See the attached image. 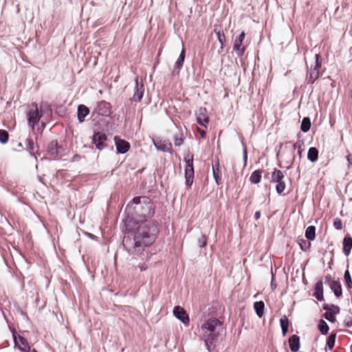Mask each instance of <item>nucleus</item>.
<instances>
[{
  "instance_id": "nucleus-24",
  "label": "nucleus",
  "mask_w": 352,
  "mask_h": 352,
  "mask_svg": "<svg viewBox=\"0 0 352 352\" xmlns=\"http://www.w3.org/2000/svg\"><path fill=\"white\" fill-rule=\"evenodd\" d=\"M307 158L311 162H315L318 158V151L315 147H311L307 153Z\"/></svg>"
},
{
  "instance_id": "nucleus-51",
  "label": "nucleus",
  "mask_w": 352,
  "mask_h": 352,
  "mask_svg": "<svg viewBox=\"0 0 352 352\" xmlns=\"http://www.w3.org/2000/svg\"><path fill=\"white\" fill-rule=\"evenodd\" d=\"M348 161L349 162V163L352 164L351 160L349 156L348 157Z\"/></svg>"
},
{
  "instance_id": "nucleus-2",
  "label": "nucleus",
  "mask_w": 352,
  "mask_h": 352,
  "mask_svg": "<svg viewBox=\"0 0 352 352\" xmlns=\"http://www.w3.org/2000/svg\"><path fill=\"white\" fill-rule=\"evenodd\" d=\"M222 329V324L217 318L209 319L201 325V334L208 347L219 336L220 330Z\"/></svg>"
},
{
  "instance_id": "nucleus-1",
  "label": "nucleus",
  "mask_w": 352,
  "mask_h": 352,
  "mask_svg": "<svg viewBox=\"0 0 352 352\" xmlns=\"http://www.w3.org/2000/svg\"><path fill=\"white\" fill-rule=\"evenodd\" d=\"M142 212L140 214V221L142 223L138 228L133 239L129 236H124L123 239V245L128 251L134 250L138 252L143 250L144 247L151 245L155 239L157 233V224L155 221H148V219L153 217L155 213L153 205L150 201L141 206Z\"/></svg>"
},
{
  "instance_id": "nucleus-30",
  "label": "nucleus",
  "mask_w": 352,
  "mask_h": 352,
  "mask_svg": "<svg viewBox=\"0 0 352 352\" xmlns=\"http://www.w3.org/2000/svg\"><path fill=\"white\" fill-rule=\"evenodd\" d=\"M318 329L322 334L326 335L329 331V326L324 320H320L318 324Z\"/></svg>"
},
{
  "instance_id": "nucleus-7",
  "label": "nucleus",
  "mask_w": 352,
  "mask_h": 352,
  "mask_svg": "<svg viewBox=\"0 0 352 352\" xmlns=\"http://www.w3.org/2000/svg\"><path fill=\"white\" fill-rule=\"evenodd\" d=\"M316 62L314 66L311 67L310 72L307 76V83L313 84L319 77L320 69L321 68V62L319 60L320 56L318 54L315 55Z\"/></svg>"
},
{
  "instance_id": "nucleus-5",
  "label": "nucleus",
  "mask_w": 352,
  "mask_h": 352,
  "mask_svg": "<svg viewBox=\"0 0 352 352\" xmlns=\"http://www.w3.org/2000/svg\"><path fill=\"white\" fill-rule=\"evenodd\" d=\"M41 114L40 113L38 106L35 103H32L29 107V111L28 113V119L29 124L34 129V126L38 124Z\"/></svg>"
},
{
  "instance_id": "nucleus-34",
  "label": "nucleus",
  "mask_w": 352,
  "mask_h": 352,
  "mask_svg": "<svg viewBox=\"0 0 352 352\" xmlns=\"http://www.w3.org/2000/svg\"><path fill=\"white\" fill-rule=\"evenodd\" d=\"M8 140V133L5 130H0V142L5 144Z\"/></svg>"
},
{
  "instance_id": "nucleus-35",
  "label": "nucleus",
  "mask_w": 352,
  "mask_h": 352,
  "mask_svg": "<svg viewBox=\"0 0 352 352\" xmlns=\"http://www.w3.org/2000/svg\"><path fill=\"white\" fill-rule=\"evenodd\" d=\"M334 315L335 314H333L332 311H327L324 314V318L329 322H334L336 321V317Z\"/></svg>"
},
{
  "instance_id": "nucleus-22",
  "label": "nucleus",
  "mask_w": 352,
  "mask_h": 352,
  "mask_svg": "<svg viewBox=\"0 0 352 352\" xmlns=\"http://www.w3.org/2000/svg\"><path fill=\"white\" fill-rule=\"evenodd\" d=\"M185 56H186L185 50L182 49L179 56L178 57L177 61L175 62L174 70L177 69L179 72L182 69V67H183L184 62Z\"/></svg>"
},
{
  "instance_id": "nucleus-40",
  "label": "nucleus",
  "mask_w": 352,
  "mask_h": 352,
  "mask_svg": "<svg viewBox=\"0 0 352 352\" xmlns=\"http://www.w3.org/2000/svg\"><path fill=\"white\" fill-rule=\"evenodd\" d=\"M302 144V143L298 142H296L293 144V148L295 149L296 148H298V154L299 155V157H301V155H302V148H301V145Z\"/></svg>"
},
{
  "instance_id": "nucleus-17",
  "label": "nucleus",
  "mask_w": 352,
  "mask_h": 352,
  "mask_svg": "<svg viewBox=\"0 0 352 352\" xmlns=\"http://www.w3.org/2000/svg\"><path fill=\"white\" fill-rule=\"evenodd\" d=\"M314 296L320 301L324 299L323 296V284L321 280L318 281L315 285Z\"/></svg>"
},
{
  "instance_id": "nucleus-44",
  "label": "nucleus",
  "mask_w": 352,
  "mask_h": 352,
  "mask_svg": "<svg viewBox=\"0 0 352 352\" xmlns=\"http://www.w3.org/2000/svg\"><path fill=\"white\" fill-rule=\"evenodd\" d=\"M325 280H326V283L330 285V283L331 282H335L336 280H332L331 277L330 275H328L325 277Z\"/></svg>"
},
{
  "instance_id": "nucleus-36",
  "label": "nucleus",
  "mask_w": 352,
  "mask_h": 352,
  "mask_svg": "<svg viewBox=\"0 0 352 352\" xmlns=\"http://www.w3.org/2000/svg\"><path fill=\"white\" fill-rule=\"evenodd\" d=\"M184 143V140L182 136L175 135L174 144L175 146H179Z\"/></svg>"
},
{
  "instance_id": "nucleus-31",
  "label": "nucleus",
  "mask_w": 352,
  "mask_h": 352,
  "mask_svg": "<svg viewBox=\"0 0 352 352\" xmlns=\"http://www.w3.org/2000/svg\"><path fill=\"white\" fill-rule=\"evenodd\" d=\"M344 278L345 280V283L348 287L349 289L352 288V279L349 273V271L347 270L344 272Z\"/></svg>"
},
{
  "instance_id": "nucleus-19",
  "label": "nucleus",
  "mask_w": 352,
  "mask_h": 352,
  "mask_svg": "<svg viewBox=\"0 0 352 352\" xmlns=\"http://www.w3.org/2000/svg\"><path fill=\"white\" fill-rule=\"evenodd\" d=\"M330 288L333 292L335 296L336 297H340L342 294V286L339 280H336L335 282H331Z\"/></svg>"
},
{
  "instance_id": "nucleus-41",
  "label": "nucleus",
  "mask_w": 352,
  "mask_h": 352,
  "mask_svg": "<svg viewBox=\"0 0 352 352\" xmlns=\"http://www.w3.org/2000/svg\"><path fill=\"white\" fill-rule=\"evenodd\" d=\"M329 311H332L333 314H338L340 311V308L338 306L331 305V309Z\"/></svg>"
},
{
  "instance_id": "nucleus-11",
  "label": "nucleus",
  "mask_w": 352,
  "mask_h": 352,
  "mask_svg": "<svg viewBox=\"0 0 352 352\" xmlns=\"http://www.w3.org/2000/svg\"><path fill=\"white\" fill-rule=\"evenodd\" d=\"M114 140L117 151L119 153L124 154L129 150L130 144L127 141L117 137H116Z\"/></svg>"
},
{
  "instance_id": "nucleus-26",
  "label": "nucleus",
  "mask_w": 352,
  "mask_h": 352,
  "mask_svg": "<svg viewBox=\"0 0 352 352\" xmlns=\"http://www.w3.org/2000/svg\"><path fill=\"white\" fill-rule=\"evenodd\" d=\"M264 302L263 301H257L254 304V308L258 317H262L264 311Z\"/></svg>"
},
{
  "instance_id": "nucleus-3",
  "label": "nucleus",
  "mask_w": 352,
  "mask_h": 352,
  "mask_svg": "<svg viewBox=\"0 0 352 352\" xmlns=\"http://www.w3.org/2000/svg\"><path fill=\"white\" fill-rule=\"evenodd\" d=\"M186 166H185V179L186 184L187 186H190L193 183L194 179V168H193V156L188 155L185 158Z\"/></svg>"
},
{
  "instance_id": "nucleus-38",
  "label": "nucleus",
  "mask_w": 352,
  "mask_h": 352,
  "mask_svg": "<svg viewBox=\"0 0 352 352\" xmlns=\"http://www.w3.org/2000/svg\"><path fill=\"white\" fill-rule=\"evenodd\" d=\"M207 244V239L205 235H202L199 239H198V245L200 248H203L206 246Z\"/></svg>"
},
{
  "instance_id": "nucleus-47",
  "label": "nucleus",
  "mask_w": 352,
  "mask_h": 352,
  "mask_svg": "<svg viewBox=\"0 0 352 352\" xmlns=\"http://www.w3.org/2000/svg\"><path fill=\"white\" fill-rule=\"evenodd\" d=\"M323 309H325V310H327V311H330L331 305H323Z\"/></svg>"
},
{
  "instance_id": "nucleus-13",
  "label": "nucleus",
  "mask_w": 352,
  "mask_h": 352,
  "mask_svg": "<svg viewBox=\"0 0 352 352\" xmlns=\"http://www.w3.org/2000/svg\"><path fill=\"white\" fill-rule=\"evenodd\" d=\"M107 140V136L104 133L98 132L94 135L93 141L96 146L99 150H102L104 146V142Z\"/></svg>"
},
{
  "instance_id": "nucleus-9",
  "label": "nucleus",
  "mask_w": 352,
  "mask_h": 352,
  "mask_svg": "<svg viewBox=\"0 0 352 352\" xmlns=\"http://www.w3.org/2000/svg\"><path fill=\"white\" fill-rule=\"evenodd\" d=\"M173 314L185 325H188L190 321L189 318L184 308L180 306H175L173 309Z\"/></svg>"
},
{
  "instance_id": "nucleus-49",
  "label": "nucleus",
  "mask_w": 352,
  "mask_h": 352,
  "mask_svg": "<svg viewBox=\"0 0 352 352\" xmlns=\"http://www.w3.org/2000/svg\"><path fill=\"white\" fill-rule=\"evenodd\" d=\"M346 327H351V326H352V320H351L350 322H347L346 323Z\"/></svg>"
},
{
  "instance_id": "nucleus-48",
  "label": "nucleus",
  "mask_w": 352,
  "mask_h": 352,
  "mask_svg": "<svg viewBox=\"0 0 352 352\" xmlns=\"http://www.w3.org/2000/svg\"><path fill=\"white\" fill-rule=\"evenodd\" d=\"M199 133L201 135L202 138H205L206 137V132L204 131H199Z\"/></svg>"
},
{
  "instance_id": "nucleus-52",
  "label": "nucleus",
  "mask_w": 352,
  "mask_h": 352,
  "mask_svg": "<svg viewBox=\"0 0 352 352\" xmlns=\"http://www.w3.org/2000/svg\"><path fill=\"white\" fill-rule=\"evenodd\" d=\"M32 352H37L36 349H33Z\"/></svg>"
},
{
  "instance_id": "nucleus-37",
  "label": "nucleus",
  "mask_w": 352,
  "mask_h": 352,
  "mask_svg": "<svg viewBox=\"0 0 352 352\" xmlns=\"http://www.w3.org/2000/svg\"><path fill=\"white\" fill-rule=\"evenodd\" d=\"M299 245L300 246V249L302 250V251H306L307 248H309V246L311 245V243L310 242H307L305 240H302L300 243H299Z\"/></svg>"
},
{
  "instance_id": "nucleus-45",
  "label": "nucleus",
  "mask_w": 352,
  "mask_h": 352,
  "mask_svg": "<svg viewBox=\"0 0 352 352\" xmlns=\"http://www.w3.org/2000/svg\"><path fill=\"white\" fill-rule=\"evenodd\" d=\"M138 267L140 268V271H142V272L145 271L147 269V265L145 263L140 264V265H138Z\"/></svg>"
},
{
  "instance_id": "nucleus-18",
  "label": "nucleus",
  "mask_w": 352,
  "mask_h": 352,
  "mask_svg": "<svg viewBox=\"0 0 352 352\" xmlns=\"http://www.w3.org/2000/svg\"><path fill=\"white\" fill-rule=\"evenodd\" d=\"M89 109L84 104H80L78 107V119L82 122L85 120V118L89 114Z\"/></svg>"
},
{
  "instance_id": "nucleus-33",
  "label": "nucleus",
  "mask_w": 352,
  "mask_h": 352,
  "mask_svg": "<svg viewBox=\"0 0 352 352\" xmlns=\"http://www.w3.org/2000/svg\"><path fill=\"white\" fill-rule=\"evenodd\" d=\"M218 41L221 45V48L223 49V43L226 41V37L223 32H221L220 31L217 32L215 30Z\"/></svg>"
},
{
  "instance_id": "nucleus-8",
  "label": "nucleus",
  "mask_w": 352,
  "mask_h": 352,
  "mask_svg": "<svg viewBox=\"0 0 352 352\" xmlns=\"http://www.w3.org/2000/svg\"><path fill=\"white\" fill-rule=\"evenodd\" d=\"M245 37V34L244 32H242L234 41L233 51L239 57L244 54L246 50L245 46L243 45Z\"/></svg>"
},
{
  "instance_id": "nucleus-27",
  "label": "nucleus",
  "mask_w": 352,
  "mask_h": 352,
  "mask_svg": "<svg viewBox=\"0 0 352 352\" xmlns=\"http://www.w3.org/2000/svg\"><path fill=\"white\" fill-rule=\"evenodd\" d=\"M280 327H281L283 334V336H285L288 331V327H289V320L286 316H283L280 318Z\"/></svg>"
},
{
  "instance_id": "nucleus-15",
  "label": "nucleus",
  "mask_w": 352,
  "mask_h": 352,
  "mask_svg": "<svg viewBox=\"0 0 352 352\" xmlns=\"http://www.w3.org/2000/svg\"><path fill=\"white\" fill-rule=\"evenodd\" d=\"M197 122L200 125L206 127L209 122L208 116L206 114L205 108H200L198 113L197 114Z\"/></svg>"
},
{
  "instance_id": "nucleus-28",
  "label": "nucleus",
  "mask_w": 352,
  "mask_h": 352,
  "mask_svg": "<svg viewBox=\"0 0 352 352\" xmlns=\"http://www.w3.org/2000/svg\"><path fill=\"white\" fill-rule=\"evenodd\" d=\"M305 236L307 239L313 241L316 237V228L313 226H309L305 231Z\"/></svg>"
},
{
  "instance_id": "nucleus-43",
  "label": "nucleus",
  "mask_w": 352,
  "mask_h": 352,
  "mask_svg": "<svg viewBox=\"0 0 352 352\" xmlns=\"http://www.w3.org/2000/svg\"><path fill=\"white\" fill-rule=\"evenodd\" d=\"M140 199H141V198L140 197H134L132 199V202L134 204H140Z\"/></svg>"
},
{
  "instance_id": "nucleus-50",
  "label": "nucleus",
  "mask_w": 352,
  "mask_h": 352,
  "mask_svg": "<svg viewBox=\"0 0 352 352\" xmlns=\"http://www.w3.org/2000/svg\"><path fill=\"white\" fill-rule=\"evenodd\" d=\"M274 285V276L272 275V287H273Z\"/></svg>"
},
{
  "instance_id": "nucleus-32",
  "label": "nucleus",
  "mask_w": 352,
  "mask_h": 352,
  "mask_svg": "<svg viewBox=\"0 0 352 352\" xmlns=\"http://www.w3.org/2000/svg\"><path fill=\"white\" fill-rule=\"evenodd\" d=\"M336 334H331L327 340V345L328 346L329 349L331 350L335 344L336 342Z\"/></svg>"
},
{
  "instance_id": "nucleus-4",
  "label": "nucleus",
  "mask_w": 352,
  "mask_h": 352,
  "mask_svg": "<svg viewBox=\"0 0 352 352\" xmlns=\"http://www.w3.org/2000/svg\"><path fill=\"white\" fill-rule=\"evenodd\" d=\"M12 336L15 348L18 349L21 352H28L30 350L28 341L23 336L18 334L13 330Z\"/></svg>"
},
{
  "instance_id": "nucleus-16",
  "label": "nucleus",
  "mask_w": 352,
  "mask_h": 352,
  "mask_svg": "<svg viewBox=\"0 0 352 352\" xmlns=\"http://www.w3.org/2000/svg\"><path fill=\"white\" fill-rule=\"evenodd\" d=\"M289 349L292 352H297L300 349V338L297 335L292 336L289 339Z\"/></svg>"
},
{
  "instance_id": "nucleus-10",
  "label": "nucleus",
  "mask_w": 352,
  "mask_h": 352,
  "mask_svg": "<svg viewBox=\"0 0 352 352\" xmlns=\"http://www.w3.org/2000/svg\"><path fill=\"white\" fill-rule=\"evenodd\" d=\"M48 152L56 157H60L63 155V148L58 146L57 141H52L47 146Z\"/></svg>"
},
{
  "instance_id": "nucleus-21",
  "label": "nucleus",
  "mask_w": 352,
  "mask_h": 352,
  "mask_svg": "<svg viewBox=\"0 0 352 352\" xmlns=\"http://www.w3.org/2000/svg\"><path fill=\"white\" fill-rule=\"evenodd\" d=\"M154 145L157 150L164 152H168L171 148V144L168 142H154Z\"/></svg>"
},
{
  "instance_id": "nucleus-12",
  "label": "nucleus",
  "mask_w": 352,
  "mask_h": 352,
  "mask_svg": "<svg viewBox=\"0 0 352 352\" xmlns=\"http://www.w3.org/2000/svg\"><path fill=\"white\" fill-rule=\"evenodd\" d=\"M144 87L142 82H139L138 80H135V91L133 97V100L135 102H140L144 95Z\"/></svg>"
},
{
  "instance_id": "nucleus-29",
  "label": "nucleus",
  "mask_w": 352,
  "mask_h": 352,
  "mask_svg": "<svg viewBox=\"0 0 352 352\" xmlns=\"http://www.w3.org/2000/svg\"><path fill=\"white\" fill-rule=\"evenodd\" d=\"M311 127V121L309 118H304L301 122L300 129L302 131L306 133Z\"/></svg>"
},
{
  "instance_id": "nucleus-23",
  "label": "nucleus",
  "mask_w": 352,
  "mask_h": 352,
  "mask_svg": "<svg viewBox=\"0 0 352 352\" xmlns=\"http://www.w3.org/2000/svg\"><path fill=\"white\" fill-rule=\"evenodd\" d=\"M213 176L217 185L220 184L221 173L219 170V164L217 162L215 164L212 165Z\"/></svg>"
},
{
  "instance_id": "nucleus-14",
  "label": "nucleus",
  "mask_w": 352,
  "mask_h": 352,
  "mask_svg": "<svg viewBox=\"0 0 352 352\" xmlns=\"http://www.w3.org/2000/svg\"><path fill=\"white\" fill-rule=\"evenodd\" d=\"M97 112L98 114L107 116L111 113V104L106 101H100L98 104Z\"/></svg>"
},
{
  "instance_id": "nucleus-46",
  "label": "nucleus",
  "mask_w": 352,
  "mask_h": 352,
  "mask_svg": "<svg viewBox=\"0 0 352 352\" xmlns=\"http://www.w3.org/2000/svg\"><path fill=\"white\" fill-rule=\"evenodd\" d=\"M261 212L260 211H256L254 214V218L256 219H258L260 217H261Z\"/></svg>"
},
{
  "instance_id": "nucleus-6",
  "label": "nucleus",
  "mask_w": 352,
  "mask_h": 352,
  "mask_svg": "<svg viewBox=\"0 0 352 352\" xmlns=\"http://www.w3.org/2000/svg\"><path fill=\"white\" fill-rule=\"evenodd\" d=\"M284 178V175L282 171L279 170L274 169L272 174V182L273 183H276V190L277 193H282L285 189V184L283 181Z\"/></svg>"
},
{
  "instance_id": "nucleus-25",
  "label": "nucleus",
  "mask_w": 352,
  "mask_h": 352,
  "mask_svg": "<svg viewBox=\"0 0 352 352\" xmlns=\"http://www.w3.org/2000/svg\"><path fill=\"white\" fill-rule=\"evenodd\" d=\"M262 170H254L250 177V181L251 183L256 184L261 182Z\"/></svg>"
},
{
  "instance_id": "nucleus-20",
  "label": "nucleus",
  "mask_w": 352,
  "mask_h": 352,
  "mask_svg": "<svg viewBox=\"0 0 352 352\" xmlns=\"http://www.w3.org/2000/svg\"><path fill=\"white\" fill-rule=\"evenodd\" d=\"M352 248V238L345 236L343 239V252L346 256H349Z\"/></svg>"
},
{
  "instance_id": "nucleus-39",
  "label": "nucleus",
  "mask_w": 352,
  "mask_h": 352,
  "mask_svg": "<svg viewBox=\"0 0 352 352\" xmlns=\"http://www.w3.org/2000/svg\"><path fill=\"white\" fill-rule=\"evenodd\" d=\"M333 226L337 230H341L342 228V222L340 219L336 218L333 221Z\"/></svg>"
},
{
  "instance_id": "nucleus-42",
  "label": "nucleus",
  "mask_w": 352,
  "mask_h": 352,
  "mask_svg": "<svg viewBox=\"0 0 352 352\" xmlns=\"http://www.w3.org/2000/svg\"><path fill=\"white\" fill-rule=\"evenodd\" d=\"M243 160H244V165H245L246 162H247V160H248V153H247L246 148H245L243 150Z\"/></svg>"
}]
</instances>
